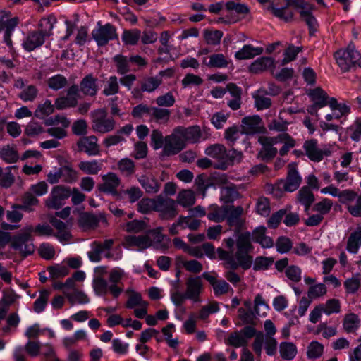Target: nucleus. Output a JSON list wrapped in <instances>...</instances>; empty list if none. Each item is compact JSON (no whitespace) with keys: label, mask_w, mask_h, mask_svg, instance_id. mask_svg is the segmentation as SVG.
Returning <instances> with one entry per match:
<instances>
[{"label":"nucleus","mask_w":361,"mask_h":361,"mask_svg":"<svg viewBox=\"0 0 361 361\" xmlns=\"http://www.w3.org/2000/svg\"><path fill=\"white\" fill-rule=\"evenodd\" d=\"M32 232L37 235L49 236L53 235L54 231L47 224H38L35 228L32 226H27L23 233L15 235L12 239L11 246L14 250H18L23 257L31 255L35 251L31 235Z\"/></svg>","instance_id":"nucleus-1"},{"label":"nucleus","mask_w":361,"mask_h":361,"mask_svg":"<svg viewBox=\"0 0 361 361\" xmlns=\"http://www.w3.org/2000/svg\"><path fill=\"white\" fill-rule=\"evenodd\" d=\"M334 56L338 65L345 72L348 71L351 66L361 68V55L353 43H350L345 50L337 51Z\"/></svg>","instance_id":"nucleus-2"},{"label":"nucleus","mask_w":361,"mask_h":361,"mask_svg":"<svg viewBox=\"0 0 361 361\" xmlns=\"http://www.w3.org/2000/svg\"><path fill=\"white\" fill-rule=\"evenodd\" d=\"M92 128L93 130L106 133L113 130L116 122L112 118H107V111L105 109H99L91 113Z\"/></svg>","instance_id":"nucleus-3"},{"label":"nucleus","mask_w":361,"mask_h":361,"mask_svg":"<svg viewBox=\"0 0 361 361\" xmlns=\"http://www.w3.org/2000/svg\"><path fill=\"white\" fill-rule=\"evenodd\" d=\"M154 211L158 212L159 217L164 220L172 219L178 214L176 201L161 195L154 199Z\"/></svg>","instance_id":"nucleus-4"},{"label":"nucleus","mask_w":361,"mask_h":361,"mask_svg":"<svg viewBox=\"0 0 361 361\" xmlns=\"http://www.w3.org/2000/svg\"><path fill=\"white\" fill-rule=\"evenodd\" d=\"M186 145L183 142L180 135L178 133L176 128L173 133L164 137V145L162 150V156L171 157L178 154L184 148Z\"/></svg>","instance_id":"nucleus-5"},{"label":"nucleus","mask_w":361,"mask_h":361,"mask_svg":"<svg viewBox=\"0 0 361 361\" xmlns=\"http://www.w3.org/2000/svg\"><path fill=\"white\" fill-rule=\"evenodd\" d=\"M71 195L69 188L63 185L54 186L50 196L46 200V206L49 209H58L64 204V201Z\"/></svg>","instance_id":"nucleus-6"},{"label":"nucleus","mask_w":361,"mask_h":361,"mask_svg":"<svg viewBox=\"0 0 361 361\" xmlns=\"http://www.w3.org/2000/svg\"><path fill=\"white\" fill-rule=\"evenodd\" d=\"M288 171L286 180H280L276 184L278 190H283L287 192H293L296 190L301 183L302 178L297 171L295 166L289 164Z\"/></svg>","instance_id":"nucleus-7"},{"label":"nucleus","mask_w":361,"mask_h":361,"mask_svg":"<svg viewBox=\"0 0 361 361\" xmlns=\"http://www.w3.org/2000/svg\"><path fill=\"white\" fill-rule=\"evenodd\" d=\"M98 25L99 27L92 31V35L99 46H104L109 40L116 37V28L110 23L101 25V23L99 22Z\"/></svg>","instance_id":"nucleus-8"},{"label":"nucleus","mask_w":361,"mask_h":361,"mask_svg":"<svg viewBox=\"0 0 361 361\" xmlns=\"http://www.w3.org/2000/svg\"><path fill=\"white\" fill-rule=\"evenodd\" d=\"M303 148L305 152V155L312 161H321L324 156H329L331 151L329 149H320L318 147V142L317 140L311 139L306 140L304 142Z\"/></svg>","instance_id":"nucleus-9"},{"label":"nucleus","mask_w":361,"mask_h":361,"mask_svg":"<svg viewBox=\"0 0 361 361\" xmlns=\"http://www.w3.org/2000/svg\"><path fill=\"white\" fill-rule=\"evenodd\" d=\"M186 291L188 299L195 302L200 301V295L202 290V281L200 276H190L186 281Z\"/></svg>","instance_id":"nucleus-10"},{"label":"nucleus","mask_w":361,"mask_h":361,"mask_svg":"<svg viewBox=\"0 0 361 361\" xmlns=\"http://www.w3.org/2000/svg\"><path fill=\"white\" fill-rule=\"evenodd\" d=\"M79 152H84L90 156L97 155L99 153V146L97 138L94 135L82 137L77 142Z\"/></svg>","instance_id":"nucleus-11"},{"label":"nucleus","mask_w":361,"mask_h":361,"mask_svg":"<svg viewBox=\"0 0 361 361\" xmlns=\"http://www.w3.org/2000/svg\"><path fill=\"white\" fill-rule=\"evenodd\" d=\"M250 252H236L235 254V259L231 260L230 269L236 270L238 267H241L244 270L250 269L253 263V257L249 255Z\"/></svg>","instance_id":"nucleus-12"},{"label":"nucleus","mask_w":361,"mask_h":361,"mask_svg":"<svg viewBox=\"0 0 361 361\" xmlns=\"http://www.w3.org/2000/svg\"><path fill=\"white\" fill-rule=\"evenodd\" d=\"M183 142H197L201 137V130L199 126H193L189 128L178 126L176 128Z\"/></svg>","instance_id":"nucleus-13"},{"label":"nucleus","mask_w":361,"mask_h":361,"mask_svg":"<svg viewBox=\"0 0 361 361\" xmlns=\"http://www.w3.org/2000/svg\"><path fill=\"white\" fill-rule=\"evenodd\" d=\"M261 123L262 118L257 115L243 118L242 119L241 133L253 135L259 132V125Z\"/></svg>","instance_id":"nucleus-14"},{"label":"nucleus","mask_w":361,"mask_h":361,"mask_svg":"<svg viewBox=\"0 0 361 361\" xmlns=\"http://www.w3.org/2000/svg\"><path fill=\"white\" fill-rule=\"evenodd\" d=\"M104 183L98 185V190L100 192L106 193H116V188L120 185V179L114 173H109L102 177Z\"/></svg>","instance_id":"nucleus-15"},{"label":"nucleus","mask_w":361,"mask_h":361,"mask_svg":"<svg viewBox=\"0 0 361 361\" xmlns=\"http://www.w3.org/2000/svg\"><path fill=\"white\" fill-rule=\"evenodd\" d=\"M137 180L147 193L154 194L160 189V183L151 173L139 176Z\"/></svg>","instance_id":"nucleus-16"},{"label":"nucleus","mask_w":361,"mask_h":361,"mask_svg":"<svg viewBox=\"0 0 361 361\" xmlns=\"http://www.w3.org/2000/svg\"><path fill=\"white\" fill-rule=\"evenodd\" d=\"M163 228L158 227L155 229H152L147 231L146 236L150 243V247L154 246L157 249L166 250L168 246L164 242V238L166 237L161 233Z\"/></svg>","instance_id":"nucleus-17"},{"label":"nucleus","mask_w":361,"mask_h":361,"mask_svg":"<svg viewBox=\"0 0 361 361\" xmlns=\"http://www.w3.org/2000/svg\"><path fill=\"white\" fill-rule=\"evenodd\" d=\"M97 79L92 74H88L80 82V91L85 94L94 97L98 91Z\"/></svg>","instance_id":"nucleus-18"},{"label":"nucleus","mask_w":361,"mask_h":361,"mask_svg":"<svg viewBox=\"0 0 361 361\" xmlns=\"http://www.w3.org/2000/svg\"><path fill=\"white\" fill-rule=\"evenodd\" d=\"M98 217L89 212L81 213L78 219V224L83 230L94 229L99 224Z\"/></svg>","instance_id":"nucleus-19"},{"label":"nucleus","mask_w":361,"mask_h":361,"mask_svg":"<svg viewBox=\"0 0 361 361\" xmlns=\"http://www.w3.org/2000/svg\"><path fill=\"white\" fill-rule=\"evenodd\" d=\"M124 245L128 247L135 246L139 250H144L150 247V243L146 235H128L125 238Z\"/></svg>","instance_id":"nucleus-20"},{"label":"nucleus","mask_w":361,"mask_h":361,"mask_svg":"<svg viewBox=\"0 0 361 361\" xmlns=\"http://www.w3.org/2000/svg\"><path fill=\"white\" fill-rule=\"evenodd\" d=\"M45 37L37 31H33L28 34L26 40L23 42L24 48L28 51L42 46L44 43Z\"/></svg>","instance_id":"nucleus-21"},{"label":"nucleus","mask_w":361,"mask_h":361,"mask_svg":"<svg viewBox=\"0 0 361 361\" xmlns=\"http://www.w3.org/2000/svg\"><path fill=\"white\" fill-rule=\"evenodd\" d=\"M274 66V59H272L271 57L263 56L254 61L250 66L249 69L250 71L252 73H258Z\"/></svg>","instance_id":"nucleus-22"},{"label":"nucleus","mask_w":361,"mask_h":361,"mask_svg":"<svg viewBox=\"0 0 361 361\" xmlns=\"http://www.w3.org/2000/svg\"><path fill=\"white\" fill-rule=\"evenodd\" d=\"M263 52L262 47H253L250 44L244 45L243 47L235 53V58L239 60L249 59L255 56L260 55Z\"/></svg>","instance_id":"nucleus-23"},{"label":"nucleus","mask_w":361,"mask_h":361,"mask_svg":"<svg viewBox=\"0 0 361 361\" xmlns=\"http://www.w3.org/2000/svg\"><path fill=\"white\" fill-rule=\"evenodd\" d=\"M205 154L217 159L219 163H223V161L226 157V149L223 145H212L206 148Z\"/></svg>","instance_id":"nucleus-24"},{"label":"nucleus","mask_w":361,"mask_h":361,"mask_svg":"<svg viewBox=\"0 0 361 361\" xmlns=\"http://www.w3.org/2000/svg\"><path fill=\"white\" fill-rule=\"evenodd\" d=\"M38 204L39 200L29 190L23 195L22 204H15L13 207L30 212L32 210V207L38 205Z\"/></svg>","instance_id":"nucleus-25"},{"label":"nucleus","mask_w":361,"mask_h":361,"mask_svg":"<svg viewBox=\"0 0 361 361\" xmlns=\"http://www.w3.org/2000/svg\"><path fill=\"white\" fill-rule=\"evenodd\" d=\"M241 157L242 153L234 149L228 152L226 151V157L224 161H223V163L216 164L214 168L225 170L227 169L228 166L233 164L235 161L239 162Z\"/></svg>","instance_id":"nucleus-26"},{"label":"nucleus","mask_w":361,"mask_h":361,"mask_svg":"<svg viewBox=\"0 0 361 361\" xmlns=\"http://www.w3.org/2000/svg\"><path fill=\"white\" fill-rule=\"evenodd\" d=\"M250 240V233L245 232L240 234L236 241V252H252L253 246Z\"/></svg>","instance_id":"nucleus-27"},{"label":"nucleus","mask_w":361,"mask_h":361,"mask_svg":"<svg viewBox=\"0 0 361 361\" xmlns=\"http://www.w3.org/2000/svg\"><path fill=\"white\" fill-rule=\"evenodd\" d=\"M361 243V227H359L349 235L346 249L352 253H357Z\"/></svg>","instance_id":"nucleus-28"},{"label":"nucleus","mask_w":361,"mask_h":361,"mask_svg":"<svg viewBox=\"0 0 361 361\" xmlns=\"http://www.w3.org/2000/svg\"><path fill=\"white\" fill-rule=\"evenodd\" d=\"M268 94L266 90H259L256 94H254L255 104L257 109H268L271 105V100L269 97H266L264 94Z\"/></svg>","instance_id":"nucleus-29"},{"label":"nucleus","mask_w":361,"mask_h":361,"mask_svg":"<svg viewBox=\"0 0 361 361\" xmlns=\"http://www.w3.org/2000/svg\"><path fill=\"white\" fill-rule=\"evenodd\" d=\"M280 355L285 360H292L297 354L295 345L290 342H283L280 344Z\"/></svg>","instance_id":"nucleus-30"},{"label":"nucleus","mask_w":361,"mask_h":361,"mask_svg":"<svg viewBox=\"0 0 361 361\" xmlns=\"http://www.w3.org/2000/svg\"><path fill=\"white\" fill-rule=\"evenodd\" d=\"M312 99L314 104L318 109H321L327 105V99L329 97L327 94L321 88L314 89L311 93Z\"/></svg>","instance_id":"nucleus-31"},{"label":"nucleus","mask_w":361,"mask_h":361,"mask_svg":"<svg viewBox=\"0 0 361 361\" xmlns=\"http://www.w3.org/2000/svg\"><path fill=\"white\" fill-rule=\"evenodd\" d=\"M243 208L240 206L238 207H232L231 208L230 214L227 218L228 224L230 226H235L237 228H239L242 225V221L240 219V216L243 213Z\"/></svg>","instance_id":"nucleus-32"},{"label":"nucleus","mask_w":361,"mask_h":361,"mask_svg":"<svg viewBox=\"0 0 361 361\" xmlns=\"http://www.w3.org/2000/svg\"><path fill=\"white\" fill-rule=\"evenodd\" d=\"M177 202L184 207L192 206L195 202L194 192L190 190H183L179 192Z\"/></svg>","instance_id":"nucleus-33"},{"label":"nucleus","mask_w":361,"mask_h":361,"mask_svg":"<svg viewBox=\"0 0 361 361\" xmlns=\"http://www.w3.org/2000/svg\"><path fill=\"white\" fill-rule=\"evenodd\" d=\"M79 169L87 174L96 175L102 169V164L97 161H80L78 164Z\"/></svg>","instance_id":"nucleus-34"},{"label":"nucleus","mask_w":361,"mask_h":361,"mask_svg":"<svg viewBox=\"0 0 361 361\" xmlns=\"http://www.w3.org/2000/svg\"><path fill=\"white\" fill-rule=\"evenodd\" d=\"M113 59L115 62L117 72L119 74L123 75L131 71L129 58L128 59L126 56L119 54L115 56Z\"/></svg>","instance_id":"nucleus-35"},{"label":"nucleus","mask_w":361,"mask_h":361,"mask_svg":"<svg viewBox=\"0 0 361 361\" xmlns=\"http://www.w3.org/2000/svg\"><path fill=\"white\" fill-rule=\"evenodd\" d=\"M55 22L56 19L51 17L42 18L39 23V30L37 32H40L44 37H49L51 35V30Z\"/></svg>","instance_id":"nucleus-36"},{"label":"nucleus","mask_w":361,"mask_h":361,"mask_svg":"<svg viewBox=\"0 0 361 361\" xmlns=\"http://www.w3.org/2000/svg\"><path fill=\"white\" fill-rule=\"evenodd\" d=\"M150 116L157 122L166 123L169 121L171 111L167 109H161L158 107H152Z\"/></svg>","instance_id":"nucleus-37"},{"label":"nucleus","mask_w":361,"mask_h":361,"mask_svg":"<svg viewBox=\"0 0 361 361\" xmlns=\"http://www.w3.org/2000/svg\"><path fill=\"white\" fill-rule=\"evenodd\" d=\"M65 295L72 305L75 302L85 304L89 302L90 300L89 298L84 292L78 290H74L71 293L65 292Z\"/></svg>","instance_id":"nucleus-38"},{"label":"nucleus","mask_w":361,"mask_h":361,"mask_svg":"<svg viewBox=\"0 0 361 361\" xmlns=\"http://www.w3.org/2000/svg\"><path fill=\"white\" fill-rule=\"evenodd\" d=\"M38 90L32 85L25 87L19 93L18 97L24 102H32L37 96Z\"/></svg>","instance_id":"nucleus-39"},{"label":"nucleus","mask_w":361,"mask_h":361,"mask_svg":"<svg viewBox=\"0 0 361 361\" xmlns=\"http://www.w3.org/2000/svg\"><path fill=\"white\" fill-rule=\"evenodd\" d=\"M279 139L281 142H283V146L279 150V154L281 156L286 155L290 148L294 147L295 141L293 139L289 134L283 133L279 135Z\"/></svg>","instance_id":"nucleus-40"},{"label":"nucleus","mask_w":361,"mask_h":361,"mask_svg":"<svg viewBox=\"0 0 361 361\" xmlns=\"http://www.w3.org/2000/svg\"><path fill=\"white\" fill-rule=\"evenodd\" d=\"M67 84V79L60 74L51 77L47 80L48 86L54 90H58L59 89H61L66 87Z\"/></svg>","instance_id":"nucleus-41"},{"label":"nucleus","mask_w":361,"mask_h":361,"mask_svg":"<svg viewBox=\"0 0 361 361\" xmlns=\"http://www.w3.org/2000/svg\"><path fill=\"white\" fill-rule=\"evenodd\" d=\"M223 36V32L220 30H205L204 32V37L208 44L216 45L220 43Z\"/></svg>","instance_id":"nucleus-42"},{"label":"nucleus","mask_w":361,"mask_h":361,"mask_svg":"<svg viewBox=\"0 0 361 361\" xmlns=\"http://www.w3.org/2000/svg\"><path fill=\"white\" fill-rule=\"evenodd\" d=\"M227 343L235 348H238L245 346L247 344V341L241 335L240 332L236 331L230 334Z\"/></svg>","instance_id":"nucleus-43"},{"label":"nucleus","mask_w":361,"mask_h":361,"mask_svg":"<svg viewBox=\"0 0 361 361\" xmlns=\"http://www.w3.org/2000/svg\"><path fill=\"white\" fill-rule=\"evenodd\" d=\"M0 156L8 163H15L19 158L18 152L13 148L10 147L9 145L4 147L0 150Z\"/></svg>","instance_id":"nucleus-44"},{"label":"nucleus","mask_w":361,"mask_h":361,"mask_svg":"<svg viewBox=\"0 0 361 361\" xmlns=\"http://www.w3.org/2000/svg\"><path fill=\"white\" fill-rule=\"evenodd\" d=\"M118 169L126 176H131L135 173V166L134 162L128 158L122 159L118 163Z\"/></svg>","instance_id":"nucleus-45"},{"label":"nucleus","mask_w":361,"mask_h":361,"mask_svg":"<svg viewBox=\"0 0 361 361\" xmlns=\"http://www.w3.org/2000/svg\"><path fill=\"white\" fill-rule=\"evenodd\" d=\"M93 288L96 295H104L108 291V283L101 276L95 277L93 280Z\"/></svg>","instance_id":"nucleus-46"},{"label":"nucleus","mask_w":361,"mask_h":361,"mask_svg":"<svg viewBox=\"0 0 361 361\" xmlns=\"http://www.w3.org/2000/svg\"><path fill=\"white\" fill-rule=\"evenodd\" d=\"M78 104L75 97H62L55 101V106L57 109H63L68 107H75Z\"/></svg>","instance_id":"nucleus-47"},{"label":"nucleus","mask_w":361,"mask_h":361,"mask_svg":"<svg viewBox=\"0 0 361 361\" xmlns=\"http://www.w3.org/2000/svg\"><path fill=\"white\" fill-rule=\"evenodd\" d=\"M228 63L222 54H215L209 56V61L207 63L209 67L224 68L228 66Z\"/></svg>","instance_id":"nucleus-48"},{"label":"nucleus","mask_w":361,"mask_h":361,"mask_svg":"<svg viewBox=\"0 0 361 361\" xmlns=\"http://www.w3.org/2000/svg\"><path fill=\"white\" fill-rule=\"evenodd\" d=\"M54 107L49 100H46L42 104H39L35 111V116L39 118H43L52 114Z\"/></svg>","instance_id":"nucleus-49"},{"label":"nucleus","mask_w":361,"mask_h":361,"mask_svg":"<svg viewBox=\"0 0 361 361\" xmlns=\"http://www.w3.org/2000/svg\"><path fill=\"white\" fill-rule=\"evenodd\" d=\"M135 306H148V302L142 300V296L139 293L133 291L129 295L126 307L132 309Z\"/></svg>","instance_id":"nucleus-50"},{"label":"nucleus","mask_w":361,"mask_h":361,"mask_svg":"<svg viewBox=\"0 0 361 361\" xmlns=\"http://www.w3.org/2000/svg\"><path fill=\"white\" fill-rule=\"evenodd\" d=\"M314 195L307 186L302 187L298 192L297 200L300 204L305 202H314Z\"/></svg>","instance_id":"nucleus-51"},{"label":"nucleus","mask_w":361,"mask_h":361,"mask_svg":"<svg viewBox=\"0 0 361 361\" xmlns=\"http://www.w3.org/2000/svg\"><path fill=\"white\" fill-rule=\"evenodd\" d=\"M358 322L359 319L356 314H348L343 319V328L348 333L353 332L357 327Z\"/></svg>","instance_id":"nucleus-52"},{"label":"nucleus","mask_w":361,"mask_h":361,"mask_svg":"<svg viewBox=\"0 0 361 361\" xmlns=\"http://www.w3.org/2000/svg\"><path fill=\"white\" fill-rule=\"evenodd\" d=\"M262 149L259 152L257 157L260 159H262L264 161H271L273 159L277 152L278 150L276 147H274L273 146H268V145H262Z\"/></svg>","instance_id":"nucleus-53"},{"label":"nucleus","mask_w":361,"mask_h":361,"mask_svg":"<svg viewBox=\"0 0 361 361\" xmlns=\"http://www.w3.org/2000/svg\"><path fill=\"white\" fill-rule=\"evenodd\" d=\"M274 262V259L266 257H257L254 261L253 269L255 271L266 270Z\"/></svg>","instance_id":"nucleus-54"},{"label":"nucleus","mask_w":361,"mask_h":361,"mask_svg":"<svg viewBox=\"0 0 361 361\" xmlns=\"http://www.w3.org/2000/svg\"><path fill=\"white\" fill-rule=\"evenodd\" d=\"M140 37V31L136 29L126 30L123 33V40L126 44L134 45Z\"/></svg>","instance_id":"nucleus-55"},{"label":"nucleus","mask_w":361,"mask_h":361,"mask_svg":"<svg viewBox=\"0 0 361 361\" xmlns=\"http://www.w3.org/2000/svg\"><path fill=\"white\" fill-rule=\"evenodd\" d=\"M257 212L264 216H267L270 213V203L268 198L261 197L257 200L256 205Z\"/></svg>","instance_id":"nucleus-56"},{"label":"nucleus","mask_w":361,"mask_h":361,"mask_svg":"<svg viewBox=\"0 0 361 361\" xmlns=\"http://www.w3.org/2000/svg\"><path fill=\"white\" fill-rule=\"evenodd\" d=\"M49 296V291L44 290L41 291L39 297L34 302V310L36 312H41L45 308Z\"/></svg>","instance_id":"nucleus-57"},{"label":"nucleus","mask_w":361,"mask_h":361,"mask_svg":"<svg viewBox=\"0 0 361 361\" xmlns=\"http://www.w3.org/2000/svg\"><path fill=\"white\" fill-rule=\"evenodd\" d=\"M276 246L279 252L286 253L291 250L293 243L288 237L281 236L277 239Z\"/></svg>","instance_id":"nucleus-58"},{"label":"nucleus","mask_w":361,"mask_h":361,"mask_svg":"<svg viewBox=\"0 0 361 361\" xmlns=\"http://www.w3.org/2000/svg\"><path fill=\"white\" fill-rule=\"evenodd\" d=\"M61 173L63 180L66 183L75 182L78 178V173L75 170L69 166H64L60 168Z\"/></svg>","instance_id":"nucleus-59"},{"label":"nucleus","mask_w":361,"mask_h":361,"mask_svg":"<svg viewBox=\"0 0 361 361\" xmlns=\"http://www.w3.org/2000/svg\"><path fill=\"white\" fill-rule=\"evenodd\" d=\"M300 16L302 19L309 26L310 35H313L317 25L316 18L312 15L311 12L308 11H301Z\"/></svg>","instance_id":"nucleus-60"},{"label":"nucleus","mask_w":361,"mask_h":361,"mask_svg":"<svg viewBox=\"0 0 361 361\" xmlns=\"http://www.w3.org/2000/svg\"><path fill=\"white\" fill-rule=\"evenodd\" d=\"M239 318L244 324H255V312L254 310H248L240 307L238 309Z\"/></svg>","instance_id":"nucleus-61"},{"label":"nucleus","mask_w":361,"mask_h":361,"mask_svg":"<svg viewBox=\"0 0 361 361\" xmlns=\"http://www.w3.org/2000/svg\"><path fill=\"white\" fill-rule=\"evenodd\" d=\"M286 276L293 282H299L301 280V269L295 265L288 266L285 271Z\"/></svg>","instance_id":"nucleus-62"},{"label":"nucleus","mask_w":361,"mask_h":361,"mask_svg":"<svg viewBox=\"0 0 361 361\" xmlns=\"http://www.w3.org/2000/svg\"><path fill=\"white\" fill-rule=\"evenodd\" d=\"M341 311L340 302L337 299L328 300L323 305V312L326 314L329 315L332 313H338Z\"/></svg>","instance_id":"nucleus-63"},{"label":"nucleus","mask_w":361,"mask_h":361,"mask_svg":"<svg viewBox=\"0 0 361 361\" xmlns=\"http://www.w3.org/2000/svg\"><path fill=\"white\" fill-rule=\"evenodd\" d=\"M47 270L53 279L63 277L69 273V269L66 266H50Z\"/></svg>","instance_id":"nucleus-64"}]
</instances>
